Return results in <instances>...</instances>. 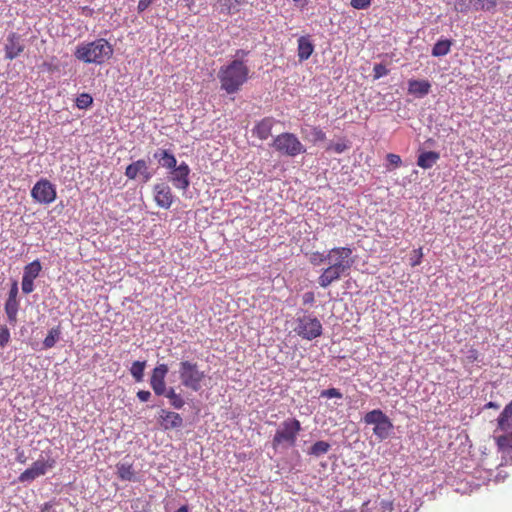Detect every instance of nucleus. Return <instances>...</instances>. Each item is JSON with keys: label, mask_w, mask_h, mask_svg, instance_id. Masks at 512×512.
<instances>
[{"label": "nucleus", "mask_w": 512, "mask_h": 512, "mask_svg": "<svg viewBox=\"0 0 512 512\" xmlns=\"http://www.w3.org/2000/svg\"><path fill=\"white\" fill-rule=\"evenodd\" d=\"M244 49L236 50L234 59L227 65L222 66L218 72L221 89L228 94L238 92L249 79L250 69L244 62L249 55Z\"/></svg>", "instance_id": "obj_1"}, {"label": "nucleus", "mask_w": 512, "mask_h": 512, "mask_svg": "<svg viewBox=\"0 0 512 512\" xmlns=\"http://www.w3.org/2000/svg\"><path fill=\"white\" fill-rule=\"evenodd\" d=\"M113 52V46L106 39L99 38L79 44L75 49L74 56L84 63L101 65L112 57Z\"/></svg>", "instance_id": "obj_2"}, {"label": "nucleus", "mask_w": 512, "mask_h": 512, "mask_svg": "<svg viewBox=\"0 0 512 512\" xmlns=\"http://www.w3.org/2000/svg\"><path fill=\"white\" fill-rule=\"evenodd\" d=\"M178 374L181 385L194 392L202 389L207 377L197 362L190 360L180 361Z\"/></svg>", "instance_id": "obj_3"}, {"label": "nucleus", "mask_w": 512, "mask_h": 512, "mask_svg": "<svg viewBox=\"0 0 512 512\" xmlns=\"http://www.w3.org/2000/svg\"><path fill=\"white\" fill-rule=\"evenodd\" d=\"M301 430V423L296 418L284 420L273 436L272 447L275 450L284 446L293 447L296 444L298 434Z\"/></svg>", "instance_id": "obj_4"}, {"label": "nucleus", "mask_w": 512, "mask_h": 512, "mask_svg": "<svg viewBox=\"0 0 512 512\" xmlns=\"http://www.w3.org/2000/svg\"><path fill=\"white\" fill-rule=\"evenodd\" d=\"M363 421L367 425H374L373 433L379 440L387 439L393 430L392 421L380 409L367 412Z\"/></svg>", "instance_id": "obj_5"}, {"label": "nucleus", "mask_w": 512, "mask_h": 512, "mask_svg": "<svg viewBox=\"0 0 512 512\" xmlns=\"http://www.w3.org/2000/svg\"><path fill=\"white\" fill-rule=\"evenodd\" d=\"M352 253L353 251L349 247H334L327 251L326 263L349 274L355 262Z\"/></svg>", "instance_id": "obj_6"}, {"label": "nucleus", "mask_w": 512, "mask_h": 512, "mask_svg": "<svg viewBox=\"0 0 512 512\" xmlns=\"http://www.w3.org/2000/svg\"><path fill=\"white\" fill-rule=\"evenodd\" d=\"M273 146L278 152L291 157L306 151L300 140L293 133L289 132L277 135L273 141Z\"/></svg>", "instance_id": "obj_7"}, {"label": "nucleus", "mask_w": 512, "mask_h": 512, "mask_svg": "<svg viewBox=\"0 0 512 512\" xmlns=\"http://www.w3.org/2000/svg\"><path fill=\"white\" fill-rule=\"evenodd\" d=\"M56 466V460L47 456L46 459L39 458L34 461L31 466L25 469L19 476L18 481L20 483H30L38 477L44 476L49 470H52Z\"/></svg>", "instance_id": "obj_8"}, {"label": "nucleus", "mask_w": 512, "mask_h": 512, "mask_svg": "<svg viewBox=\"0 0 512 512\" xmlns=\"http://www.w3.org/2000/svg\"><path fill=\"white\" fill-rule=\"evenodd\" d=\"M322 330L321 322L316 317L310 315L298 317L294 328L297 335L306 340H313L319 337L322 334Z\"/></svg>", "instance_id": "obj_9"}, {"label": "nucleus", "mask_w": 512, "mask_h": 512, "mask_svg": "<svg viewBox=\"0 0 512 512\" xmlns=\"http://www.w3.org/2000/svg\"><path fill=\"white\" fill-rule=\"evenodd\" d=\"M31 197L38 203L50 204L57 197L56 188L48 179H40L33 186Z\"/></svg>", "instance_id": "obj_10"}, {"label": "nucleus", "mask_w": 512, "mask_h": 512, "mask_svg": "<svg viewBox=\"0 0 512 512\" xmlns=\"http://www.w3.org/2000/svg\"><path fill=\"white\" fill-rule=\"evenodd\" d=\"M168 366L164 363L157 365L150 378V386L157 396H162L165 393L166 383L165 378L168 373Z\"/></svg>", "instance_id": "obj_11"}, {"label": "nucleus", "mask_w": 512, "mask_h": 512, "mask_svg": "<svg viewBox=\"0 0 512 512\" xmlns=\"http://www.w3.org/2000/svg\"><path fill=\"white\" fill-rule=\"evenodd\" d=\"M189 173V166L185 162H182L179 166L173 168L171 172V182L177 189L186 190L190 185Z\"/></svg>", "instance_id": "obj_12"}, {"label": "nucleus", "mask_w": 512, "mask_h": 512, "mask_svg": "<svg viewBox=\"0 0 512 512\" xmlns=\"http://www.w3.org/2000/svg\"><path fill=\"white\" fill-rule=\"evenodd\" d=\"M153 190L156 204L161 208L169 209L174 200L171 188L165 183H160L156 184Z\"/></svg>", "instance_id": "obj_13"}, {"label": "nucleus", "mask_w": 512, "mask_h": 512, "mask_svg": "<svg viewBox=\"0 0 512 512\" xmlns=\"http://www.w3.org/2000/svg\"><path fill=\"white\" fill-rule=\"evenodd\" d=\"M138 175L142 176L143 182H148L152 177L147 162L143 159L129 164L125 169V176L130 180L136 179Z\"/></svg>", "instance_id": "obj_14"}, {"label": "nucleus", "mask_w": 512, "mask_h": 512, "mask_svg": "<svg viewBox=\"0 0 512 512\" xmlns=\"http://www.w3.org/2000/svg\"><path fill=\"white\" fill-rule=\"evenodd\" d=\"M4 50L6 59L13 60L18 57L24 51L21 36L15 32H11L7 37Z\"/></svg>", "instance_id": "obj_15"}, {"label": "nucleus", "mask_w": 512, "mask_h": 512, "mask_svg": "<svg viewBox=\"0 0 512 512\" xmlns=\"http://www.w3.org/2000/svg\"><path fill=\"white\" fill-rule=\"evenodd\" d=\"M159 423L165 430L176 429L183 425L180 414L162 409L159 415Z\"/></svg>", "instance_id": "obj_16"}, {"label": "nucleus", "mask_w": 512, "mask_h": 512, "mask_svg": "<svg viewBox=\"0 0 512 512\" xmlns=\"http://www.w3.org/2000/svg\"><path fill=\"white\" fill-rule=\"evenodd\" d=\"M346 275L348 274L334 266L328 265L325 269H323L322 273L318 277V283L322 288H327L333 282L338 281L342 276Z\"/></svg>", "instance_id": "obj_17"}, {"label": "nucleus", "mask_w": 512, "mask_h": 512, "mask_svg": "<svg viewBox=\"0 0 512 512\" xmlns=\"http://www.w3.org/2000/svg\"><path fill=\"white\" fill-rule=\"evenodd\" d=\"M275 122L276 121L273 117L263 118L253 128V135L258 137L260 140H266L271 135Z\"/></svg>", "instance_id": "obj_18"}, {"label": "nucleus", "mask_w": 512, "mask_h": 512, "mask_svg": "<svg viewBox=\"0 0 512 512\" xmlns=\"http://www.w3.org/2000/svg\"><path fill=\"white\" fill-rule=\"evenodd\" d=\"M431 90V84L428 80H410L408 82V93L416 97H424Z\"/></svg>", "instance_id": "obj_19"}, {"label": "nucleus", "mask_w": 512, "mask_h": 512, "mask_svg": "<svg viewBox=\"0 0 512 512\" xmlns=\"http://www.w3.org/2000/svg\"><path fill=\"white\" fill-rule=\"evenodd\" d=\"M297 43H298L297 52H298L299 61L302 62V61L309 59V57L312 55V53L314 51V45L311 42V40L309 39V36H301L298 39Z\"/></svg>", "instance_id": "obj_20"}, {"label": "nucleus", "mask_w": 512, "mask_h": 512, "mask_svg": "<svg viewBox=\"0 0 512 512\" xmlns=\"http://www.w3.org/2000/svg\"><path fill=\"white\" fill-rule=\"evenodd\" d=\"M497 426L501 431L507 432L512 428V400L504 407L497 418Z\"/></svg>", "instance_id": "obj_21"}, {"label": "nucleus", "mask_w": 512, "mask_h": 512, "mask_svg": "<svg viewBox=\"0 0 512 512\" xmlns=\"http://www.w3.org/2000/svg\"><path fill=\"white\" fill-rule=\"evenodd\" d=\"M440 154L436 151H426L421 153L417 159V165L423 169H430L439 160Z\"/></svg>", "instance_id": "obj_22"}, {"label": "nucleus", "mask_w": 512, "mask_h": 512, "mask_svg": "<svg viewBox=\"0 0 512 512\" xmlns=\"http://www.w3.org/2000/svg\"><path fill=\"white\" fill-rule=\"evenodd\" d=\"M117 475L123 481H134L135 470L132 463L119 462L116 465Z\"/></svg>", "instance_id": "obj_23"}, {"label": "nucleus", "mask_w": 512, "mask_h": 512, "mask_svg": "<svg viewBox=\"0 0 512 512\" xmlns=\"http://www.w3.org/2000/svg\"><path fill=\"white\" fill-rule=\"evenodd\" d=\"M162 167L173 169L177 164L175 156L167 150H159L154 154Z\"/></svg>", "instance_id": "obj_24"}, {"label": "nucleus", "mask_w": 512, "mask_h": 512, "mask_svg": "<svg viewBox=\"0 0 512 512\" xmlns=\"http://www.w3.org/2000/svg\"><path fill=\"white\" fill-rule=\"evenodd\" d=\"M62 334V329L60 325L52 327L45 339L43 340V349H51L55 346V344L60 340Z\"/></svg>", "instance_id": "obj_25"}, {"label": "nucleus", "mask_w": 512, "mask_h": 512, "mask_svg": "<svg viewBox=\"0 0 512 512\" xmlns=\"http://www.w3.org/2000/svg\"><path fill=\"white\" fill-rule=\"evenodd\" d=\"M4 310L10 323L17 321V314L19 310V301L13 299H7L4 305Z\"/></svg>", "instance_id": "obj_26"}, {"label": "nucleus", "mask_w": 512, "mask_h": 512, "mask_svg": "<svg viewBox=\"0 0 512 512\" xmlns=\"http://www.w3.org/2000/svg\"><path fill=\"white\" fill-rule=\"evenodd\" d=\"M452 42L450 40H439L432 48V55L435 57L445 56L450 52Z\"/></svg>", "instance_id": "obj_27"}, {"label": "nucleus", "mask_w": 512, "mask_h": 512, "mask_svg": "<svg viewBox=\"0 0 512 512\" xmlns=\"http://www.w3.org/2000/svg\"><path fill=\"white\" fill-rule=\"evenodd\" d=\"M164 396H166L170 400V404L175 409H181L185 405V401L182 396L176 393L174 388L165 389Z\"/></svg>", "instance_id": "obj_28"}, {"label": "nucleus", "mask_w": 512, "mask_h": 512, "mask_svg": "<svg viewBox=\"0 0 512 512\" xmlns=\"http://www.w3.org/2000/svg\"><path fill=\"white\" fill-rule=\"evenodd\" d=\"M496 444L499 450L510 453L512 451V431L498 436L496 438Z\"/></svg>", "instance_id": "obj_29"}, {"label": "nucleus", "mask_w": 512, "mask_h": 512, "mask_svg": "<svg viewBox=\"0 0 512 512\" xmlns=\"http://www.w3.org/2000/svg\"><path fill=\"white\" fill-rule=\"evenodd\" d=\"M42 270V266L39 260H34L24 267L23 276L35 280Z\"/></svg>", "instance_id": "obj_30"}, {"label": "nucleus", "mask_w": 512, "mask_h": 512, "mask_svg": "<svg viewBox=\"0 0 512 512\" xmlns=\"http://www.w3.org/2000/svg\"><path fill=\"white\" fill-rule=\"evenodd\" d=\"M475 11H492L496 8V0H470Z\"/></svg>", "instance_id": "obj_31"}, {"label": "nucleus", "mask_w": 512, "mask_h": 512, "mask_svg": "<svg viewBox=\"0 0 512 512\" xmlns=\"http://www.w3.org/2000/svg\"><path fill=\"white\" fill-rule=\"evenodd\" d=\"M330 444L326 441H317L309 449L308 454L319 457L326 454L330 450Z\"/></svg>", "instance_id": "obj_32"}, {"label": "nucleus", "mask_w": 512, "mask_h": 512, "mask_svg": "<svg viewBox=\"0 0 512 512\" xmlns=\"http://www.w3.org/2000/svg\"><path fill=\"white\" fill-rule=\"evenodd\" d=\"M145 366H146L145 361H142V362L135 361L132 363V366L130 368V373L137 382H140L143 380Z\"/></svg>", "instance_id": "obj_33"}, {"label": "nucleus", "mask_w": 512, "mask_h": 512, "mask_svg": "<svg viewBox=\"0 0 512 512\" xmlns=\"http://www.w3.org/2000/svg\"><path fill=\"white\" fill-rule=\"evenodd\" d=\"M92 103H93V98L88 93L80 94L76 98V101H75V104H76L77 108H79V109H87L88 107H90L92 105Z\"/></svg>", "instance_id": "obj_34"}, {"label": "nucleus", "mask_w": 512, "mask_h": 512, "mask_svg": "<svg viewBox=\"0 0 512 512\" xmlns=\"http://www.w3.org/2000/svg\"><path fill=\"white\" fill-rule=\"evenodd\" d=\"M309 262L313 266H319L322 263L326 262V254L319 251L312 252L309 256Z\"/></svg>", "instance_id": "obj_35"}, {"label": "nucleus", "mask_w": 512, "mask_h": 512, "mask_svg": "<svg viewBox=\"0 0 512 512\" xmlns=\"http://www.w3.org/2000/svg\"><path fill=\"white\" fill-rule=\"evenodd\" d=\"M423 258V250L422 248L414 249L411 253L410 257V265L412 267L418 266L421 264Z\"/></svg>", "instance_id": "obj_36"}, {"label": "nucleus", "mask_w": 512, "mask_h": 512, "mask_svg": "<svg viewBox=\"0 0 512 512\" xmlns=\"http://www.w3.org/2000/svg\"><path fill=\"white\" fill-rule=\"evenodd\" d=\"M11 336L7 326H0V347L4 348L10 342Z\"/></svg>", "instance_id": "obj_37"}, {"label": "nucleus", "mask_w": 512, "mask_h": 512, "mask_svg": "<svg viewBox=\"0 0 512 512\" xmlns=\"http://www.w3.org/2000/svg\"><path fill=\"white\" fill-rule=\"evenodd\" d=\"M342 396V393L337 388L322 390L320 393L321 398H342Z\"/></svg>", "instance_id": "obj_38"}, {"label": "nucleus", "mask_w": 512, "mask_h": 512, "mask_svg": "<svg viewBox=\"0 0 512 512\" xmlns=\"http://www.w3.org/2000/svg\"><path fill=\"white\" fill-rule=\"evenodd\" d=\"M21 288L24 294H30L34 290V280L27 278V276H23Z\"/></svg>", "instance_id": "obj_39"}, {"label": "nucleus", "mask_w": 512, "mask_h": 512, "mask_svg": "<svg viewBox=\"0 0 512 512\" xmlns=\"http://www.w3.org/2000/svg\"><path fill=\"white\" fill-rule=\"evenodd\" d=\"M348 148H349V146L347 145V143L344 141H341V142L329 144L326 149L333 150L334 152L341 154Z\"/></svg>", "instance_id": "obj_40"}, {"label": "nucleus", "mask_w": 512, "mask_h": 512, "mask_svg": "<svg viewBox=\"0 0 512 512\" xmlns=\"http://www.w3.org/2000/svg\"><path fill=\"white\" fill-rule=\"evenodd\" d=\"M311 133L315 142L326 140V134L320 127H313Z\"/></svg>", "instance_id": "obj_41"}, {"label": "nucleus", "mask_w": 512, "mask_h": 512, "mask_svg": "<svg viewBox=\"0 0 512 512\" xmlns=\"http://www.w3.org/2000/svg\"><path fill=\"white\" fill-rule=\"evenodd\" d=\"M374 77L379 79L388 74L387 68L382 64H376L373 68Z\"/></svg>", "instance_id": "obj_42"}, {"label": "nucleus", "mask_w": 512, "mask_h": 512, "mask_svg": "<svg viewBox=\"0 0 512 512\" xmlns=\"http://www.w3.org/2000/svg\"><path fill=\"white\" fill-rule=\"evenodd\" d=\"M350 4L355 9H366L371 5V0H351Z\"/></svg>", "instance_id": "obj_43"}, {"label": "nucleus", "mask_w": 512, "mask_h": 512, "mask_svg": "<svg viewBox=\"0 0 512 512\" xmlns=\"http://www.w3.org/2000/svg\"><path fill=\"white\" fill-rule=\"evenodd\" d=\"M386 159L389 164L393 165L394 167H399L402 163L400 156L397 154L389 153L387 154Z\"/></svg>", "instance_id": "obj_44"}, {"label": "nucleus", "mask_w": 512, "mask_h": 512, "mask_svg": "<svg viewBox=\"0 0 512 512\" xmlns=\"http://www.w3.org/2000/svg\"><path fill=\"white\" fill-rule=\"evenodd\" d=\"M15 453H16V461L19 463V464H26L27 461H28V457L26 456V453L23 449L21 448H16L15 449Z\"/></svg>", "instance_id": "obj_45"}, {"label": "nucleus", "mask_w": 512, "mask_h": 512, "mask_svg": "<svg viewBox=\"0 0 512 512\" xmlns=\"http://www.w3.org/2000/svg\"><path fill=\"white\" fill-rule=\"evenodd\" d=\"M303 305H312L315 302V295L312 291L305 292L302 296Z\"/></svg>", "instance_id": "obj_46"}, {"label": "nucleus", "mask_w": 512, "mask_h": 512, "mask_svg": "<svg viewBox=\"0 0 512 512\" xmlns=\"http://www.w3.org/2000/svg\"><path fill=\"white\" fill-rule=\"evenodd\" d=\"M17 296H18V283L16 281H14L9 290L7 299L18 300Z\"/></svg>", "instance_id": "obj_47"}, {"label": "nucleus", "mask_w": 512, "mask_h": 512, "mask_svg": "<svg viewBox=\"0 0 512 512\" xmlns=\"http://www.w3.org/2000/svg\"><path fill=\"white\" fill-rule=\"evenodd\" d=\"M236 4L238 5L239 2L237 0H235L234 2L232 0H224L222 3H221V6H222V10H226L228 14L231 13V8L233 6V4Z\"/></svg>", "instance_id": "obj_48"}, {"label": "nucleus", "mask_w": 512, "mask_h": 512, "mask_svg": "<svg viewBox=\"0 0 512 512\" xmlns=\"http://www.w3.org/2000/svg\"><path fill=\"white\" fill-rule=\"evenodd\" d=\"M137 397L139 398L140 401L146 402L150 399L151 393L147 390H140L137 392Z\"/></svg>", "instance_id": "obj_49"}, {"label": "nucleus", "mask_w": 512, "mask_h": 512, "mask_svg": "<svg viewBox=\"0 0 512 512\" xmlns=\"http://www.w3.org/2000/svg\"><path fill=\"white\" fill-rule=\"evenodd\" d=\"M380 505L383 512H392L393 510V503L391 501L382 500Z\"/></svg>", "instance_id": "obj_50"}, {"label": "nucleus", "mask_w": 512, "mask_h": 512, "mask_svg": "<svg viewBox=\"0 0 512 512\" xmlns=\"http://www.w3.org/2000/svg\"><path fill=\"white\" fill-rule=\"evenodd\" d=\"M41 68L43 70H45V71H48V72H54V71L58 70L57 65H54V64L49 63V62L42 63Z\"/></svg>", "instance_id": "obj_51"}, {"label": "nucleus", "mask_w": 512, "mask_h": 512, "mask_svg": "<svg viewBox=\"0 0 512 512\" xmlns=\"http://www.w3.org/2000/svg\"><path fill=\"white\" fill-rule=\"evenodd\" d=\"M499 404H497L496 402H488L485 404V408H491V409H499Z\"/></svg>", "instance_id": "obj_52"}, {"label": "nucleus", "mask_w": 512, "mask_h": 512, "mask_svg": "<svg viewBox=\"0 0 512 512\" xmlns=\"http://www.w3.org/2000/svg\"><path fill=\"white\" fill-rule=\"evenodd\" d=\"M470 354H471L469 356L470 359H472L473 361L477 360V357H478L477 350H475V349L470 350Z\"/></svg>", "instance_id": "obj_53"}, {"label": "nucleus", "mask_w": 512, "mask_h": 512, "mask_svg": "<svg viewBox=\"0 0 512 512\" xmlns=\"http://www.w3.org/2000/svg\"><path fill=\"white\" fill-rule=\"evenodd\" d=\"M464 2H465V0H457L456 5H462V4H464ZM455 9L460 11V12H466V9H464L462 7L460 9H458V6H455Z\"/></svg>", "instance_id": "obj_54"}, {"label": "nucleus", "mask_w": 512, "mask_h": 512, "mask_svg": "<svg viewBox=\"0 0 512 512\" xmlns=\"http://www.w3.org/2000/svg\"><path fill=\"white\" fill-rule=\"evenodd\" d=\"M50 509H51V505L46 503L44 504V506L41 508V511L40 512H50Z\"/></svg>", "instance_id": "obj_55"}, {"label": "nucleus", "mask_w": 512, "mask_h": 512, "mask_svg": "<svg viewBox=\"0 0 512 512\" xmlns=\"http://www.w3.org/2000/svg\"><path fill=\"white\" fill-rule=\"evenodd\" d=\"M295 2H304V4L307 3L308 0H294Z\"/></svg>", "instance_id": "obj_56"}]
</instances>
